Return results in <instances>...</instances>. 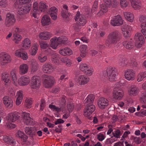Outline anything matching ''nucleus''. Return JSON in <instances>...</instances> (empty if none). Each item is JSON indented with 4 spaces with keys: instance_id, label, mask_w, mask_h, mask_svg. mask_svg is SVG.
Listing matches in <instances>:
<instances>
[{
    "instance_id": "1",
    "label": "nucleus",
    "mask_w": 146,
    "mask_h": 146,
    "mask_svg": "<svg viewBox=\"0 0 146 146\" xmlns=\"http://www.w3.org/2000/svg\"><path fill=\"white\" fill-rule=\"evenodd\" d=\"M121 34L118 31H115L110 33L105 41V45L108 47L116 44L121 39Z\"/></svg>"
},
{
    "instance_id": "2",
    "label": "nucleus",
    "mask_w": 146,
    "mask_h": 146,
    "mask_svg": "<svg viewBox=\"0 0 146 146\" xmlns=\"http://www.w3.org/2000/svg\"><path fill=\"white\" fill-rule=\"evenodd\" d=\"M117 74L116 69L111 67H108L106 70H104L103 72V75L105 77H108L110 81L115 80Z\"/></svg>"
},
{
    "instance_id": "3",
    "label": "nucleus",
    "mask_w": 146,
    "mask_h": 146,
    "mask_svg": "<svg viewBox=\"0 0 146 146\" xmlns=\"http://www.w3.org/2000/svg\"><path fill=\"white\" fill-rule=\"evenodd\" d=\"M42 77L45 78L44 82V84L45 87L47 88L52 87L55 82L54 78L51 76H48L46 74L43 75Z\"/></svg>"
},
{
    "instance_id": "4",
    "label": "nucleus",
    "mask_w": 146,
    "mask_h": 146,
    "mask_svg": "<svg viewBox=\"0 0 146 146\" xmlns=\"http://www.w3.org/2000/svg\"><path fill=\"white\" fill-rule=\"evenodd\" d=\"M16 19L14 14L10 13L7 14L5 21V24L7 27H9L13 26L15 23Z\"/></svg>"
},
{
    "instance_id": "5",
    "label": "nucleus",
    "mask_w": 146,
    "mask_h": 146,
    "mask_svg": "<svg viewBox=\"0 0 146 146\" xmlns=\"http://www.w3.org/2000/svg\"><path fill=\"white\" fill-rule=\"evenodd\" d=\"M134 40L135 41V45L138 48L141 47L144 43V36L141 33H136L134 36Z\"/></svg>"
},
{
    "instance_id": "6",
    "label": "nucleus",
    "mask_w": 146,
    "mask_h": 146,
    "mask_svg": "<svg viewBox=\"0 0 146 146\" xmlns=\"http://www.w3.org/2000/svg\"><path fill=\"white\" fill-rule=\"evenodd\" d=\"M123 94L124 92L120 87L115 86L113 91V96L114 98L120 100L123 97Z\"/></svg>"
},
{
    "instance_id": "7",
    "label": "nucleus",
    "mask_w": 146,
    "mask_h": 146,
    "mask_svg": "<svg viewBox=\"0 0 146 146\" xmlns=\"http://www.w3.org/2000/svg\"><path fill=\"white\" fill-rule=\"evenodd\" d=\"M75 21H77V23L80 26H83L86 23V18L85 16L83 14H80V13L78 11L76 15Z\"/></svg>"
},
{
    "instance_id": "8",
    "label": "nucleus",
    "mask_w": 146,
    "mask_h": 146,
    "mask_svg": "<svg viewBox=\"0 0 146 146\" xmlns=\"http://www.w3.org/2000/svg\"><path fill=\"white\" fill-rule=\"evenodd\" d=\"M111 23L113 26H119L123 23V20L119 15L115 16L111 21Z\"/></svg>"
},
{
    "instance_id": "9",
    "label": "nucleus",
    "mask_w": 146,
    "mask_h": 146,
    "mask_svg": "<svg viewBox=\"0 0 146 146\" xmlns=\"http://www.w3.org/2000/svg\"><path fill=\"white\" fill-rule=\"evenodd\" d=\"M41 81L40 78L37 76H33L32 78L31 86L33 89H36L39 87Z\"/></svg>"
},
{
    "instance_id": "10",
    "label": "nucleus",
    "mask_w": 146,
    "mask_h": 146,
    "mask_svg": "<svg viewBox=\"0 0 146 146\" xmlns=\"http://www.w3.org/2000/svg\"><path fill=\"white\" fill-rule=\"evenodd\" d=\"M98 104L100 109H104L108 105L109 101L105 98L102 97L98 101Z\"/></svg>"
},
{
    "instance_id": "11",
    "label": "nucleus",
    "mask_w": 146,
    "mask_h": 146,
    "mask_svg": "<svg viewBox=\"0 0 146 146\" xmlns=\"http://www.w3.org/2000/svg\"><path fill=\"white\" fill-rule=\"evenodd\" d=\"M11 59L9 55L7 54L2 53L0 56V61L2 65L4 64V63L7 64L11 62Z\"/></svg>"
},
{
    "instance_id": "12",
    "label": "nucleus",
    "mask_w": 146,
    "mask_h": 146,
    "mask_svg": "<svg viewBox=\"0 0 146 146\" xmlns=\"http://www.w3.org/2000/svg\"><path fill=\"white\" fill-rule=\"evenodd\" d=\"M84 111V115L86 117H88L92 114L95 109V106L93 104L87 105Z\"/></svg>"
},
{
    "instance_id": "13",
    "label": "nucleus",
    "mask_w": 146,
    "mask_h": 146,
    "mask_svg": "<svg viewBox=\"0 0 146 146\" xmlns=\"http://www.w3.org/2000/svg\"><path fill=\"white\" fill-rule=\"evenodd\" d=\"M21 115L24 123L27 125L32 124L33 119L30 117L29 113L23 112L22 113Z\"/></svg>"
},
{
    "instance_id": "14",
    "label": "nucleus",
    "mask_w": 146,
    "mask_h": 146,
    "mask_svg": "<svg viewBox=\"0 0 146 146\" xmlns=\"http://www.w3.org/2000/svg\"><path fill=\"white\" fill-rule=\"evenodd\" d=\"M131 27L127 25H124L122 26V31L124 36L126 38H128L130 36V31L131 29Z\"/></svg>"
},
{
    "instance_id": "15",
    "label": "nucleus",
    "mask_w": 146,
    "mask_h": 146,
    "mask_svg": "<svg viewBox=\"0 0 146 146\" xmlns=\"http://www.w3.org/2000/svg\"><path fill=\"white\" fill-rule=\"evenodd\" d=\"M21 115L18 113H15L9 114L7 117V119L10 122H13L18 119Z\"/></svg>"
},
{
    "instance_id": "16",
    "label": "nucleus",
    "mask_w": 146,
    "mask_h": 146,
    "mask_svg": "<svg viewBox=\"0 0 146 146\" xmlns=\"http://www.w3.org/2000/svg\"><path fill=\"white\" fill-rule=\"evenodd\" d=\"M16 56L20 57L23 60H27L28 58L27 53L24 51L23 49H21L19 50H17L15 53Z\"/></svg>"
},
{
    "instance_id": "17",
    "label": "nucleus",
    "mask_w": 146,
    "mask_h": 146,
    "mask_svg": "<svg viewBox=\"0 0 146 146\" xmlns=\"http://www.w3.org/2000/svg\"><path fill=\"white\" fill-rule=\"evenodd\" d=\"M57 9L55 7H52L50 8L47 13L53 19L55 20L57 18Z\"/></svg>"
},
{
    "instance_id": "18",
    "label": "nucleus",
    "mask_w": 146,
    "mask_h": 146,
    "mask_svg": "<svg viewBox=\"0 0 146 146\" xmlns=\"http://www.w3.org/2000/svg\"><path fill=\"white\" fill-rule=\"evenodd\" d=\"M25 130L26 133L30 137L33 138L36 135V129L35 127H26Z\"/></svg>"
},
{
    "instance_id": "19",
    "label": "nucleus",
    "mask_w": 146,
    "mask_h": 146,
    "mask_svg": "<svg viewBox=\"0 0 146 146\" xmlns=\"http://www.w3.org/2000/svg\"><path fill=\"white\" fill-rule=\"evenodd\" d=\"M135 73L133 70L129 69L125 72V76L127 80H133L135 79Z\"/></svg>"
},
{
    "instance_id": "20",
    "label": "nucleus",
    "mask_w": 146,
    "mask_h": 146,
    "mask_svg": "<svg viewBox=\"0 0 146 146\" xmlns=\"http://www.w3.org/2000/svg\"><path fill=\"white\" fill-rule=\"evenodd\" d=\"M3 104L8 108H10L13 106V101L8 96H4L3 99Z\"/></svg>"
},
{
    "instance_id": "21",
    "label": "nucleus",
    "mask_w": 146,
    "mask_h": 146,
    "mask_svg": "<svg viewBox=\"0 0 146 146\" xmlns=\"http://www.w3.org/2000/svg\"><path fill=\"white\" fill-rule=\"evenodd\" d=\"M78 82L80 85H84L89 81L90 79L84 75H80L78 78Z\"/></svg>"
},
{
    "instance_id": "22",
    "label": "nucleus",
    "mask_w": 146,
    "mask_h": 146,
    "mask_svg": "<svg viewBox=\"0 0 146 146\" xmlns=\"http://www.w3.org/2000/svg\"><path fill=\"white\" fill-rule=\"evenodd\" d=\"M50 33L47 31H43L40 33L39 35L40 39L44 40H48L52 36Z\"/></svg>"
},
{
    "instance_id": "23",
    "label": "nucleus",
    "mask_w": 146,
    "mask_h": 146,
    "mask_svg": "<svg viewBox=\"0 0 146 146\" xmlns=\"http://www.w3.org/2000/svg\"><path fill=\"white\" fill-rule=\"evenodd\" d=\"M20 32V30L18 28H16L15 31L13 39L15 40V43L16 44H18L22 39L21 36L19 34V33Z\"/></svg>"
},
{
    "instance_id": "24",
    "label": "nucleus",
    "mask_w": 146,
    "mask_h": 146,
    "mask_svg": "<svg viewBox=\"0 0 146 146\" xmlns=\"http://www.w3.org/2000/svg\"><path fill=\"white\" fill-rule=\"evenodd\" d=\"M95 98V96L93 94H90L88 96L84 101V103L86 105L93 104Z\"/></svg>"
},
{
    "instance_id": "25",
    "label": "nucleus",
    "mask_w": 146,
    "mask_h": 146,
    "mask_svg": "<svg viewBox=\"0 0 146 146\" xmlns=\"http://www.w3.org/2000/svg\"><path fill=\"white\" fill-rule=\"evenodd\" d=\"M43 70L45 73H50L53 70L52 65L50 63H46L43 66Z\"/></svg>"
},
{
    "instance_id": "26",
    "label": "nucleus",
    "mask_w": 146,
    "mask_h": 146,
    "mask_svg": "<svg viewBox=\"0 0 146 146\" xmlns=\"http://www.w3.org/2000/svg\"><path fill=\"white\" fill-rule=\"evenodd\" d=\"M29 78L24 76L21 77L18 80V83L20 86H24L28 84L29 83Z\"/></svg>"
},
{
    "instance_id": "27",
    "label": "nucleus",
    "mask_w": 146,
    "mask_h": 146,
    "mask_svg": "<svg viewBox=\"0 0 146 146\" xmlns=\"http://www.w3.org/2000/svg\"><path fill=\"white\" fill-rule=\"evenodd\" d=\"M59 53L61 55L67 56L71 54L72 52L70 49L67 47L60 49V50Z\"/></svg>"
},
{
    "instance_id": "28",
    "label": "nucleus",
    "mask_w": 146,
    "mask_h": 146,
    "mask_svg": "<svg viewBox=\"0 0 146 146\" xmlns=\"http://www.w3.org/2000/svg\"><path fill=\"white\" fill-rule=\"evenodd\" d=\"M123 44L124 47L129 49H132L134 46V44L132 39H130L129 41H124L123 42Z\"/></svg>"
},
{
    "instance_id": "29",
    "label": "nucleus",
    "mask_w": 146,
    "mask_h": 146,
    "mask_svg": "<svg viewBox=\"0 0 146 146\" xmlns=\"http://www.w3.org/2000/svg\"><path fill=\"white\" fill-rule=\"evenodd\" d=\"M41 23L43 26H47L51 23L50 18L47 15L43 16L42 19Z\"/></svg>"
},
{
    "instance_id": "30",
    "label": "nucleus",
    "mask_w": 146,
    "mask_h": 146,
    "mask_svg": "<svg viewBox=\"0 0 146 146\" xmlns=\"http://www.w3.org/2000/svg\"><path fill=\"white\" fill-rule=\"evenodd\" d=\"M132 7L135 9H139L141 7V4L139 0H129Z\"/></svg>"
},
{
    "instance_id": "31",
    "label": "nucleus",
    "mask_w": 146,
    "mask_h": 146,
    "mask_svg": "<svg viewBox=\"0 0 146 146\" xmlns=\"http://www.w3.org/2000/svg\"><path fill=\"white\" fill-rule=\"evenodd\" d=\"M17 98L16 102L17 105H19L23 100V94L22 91H19L17 93Z\"/></svg>"
},
{
    "instance_id": "32",
    "label": "nucleus",
    "mask_w": 146,
    "mask_h": 146,
    "mask_svg": "<svg viewBox=\"0 0 146 146\" xmlns=\"http://www.w3.org/2000/svg\"><path fill=\"white\" fill-rule=\"evenodd\" d=\"M28 66L26 64H23L20 66L19 72L21 74L27 73L28 70Z\"/></svg>"
},
{
    "instance_id": "33",
    "label": "nucleus",
    "mask_w": 146,
    "mask_h": 146,
    "mask_svg": "<svg viewBox=\"0 0 146 146\" xmlns=\"http://www.w3.org/2000/svg\"><path fill=\"white\" fill-rule=\"evenodd\" d=\"M50 41L51 42V46L54 49H56L57 47L60 45L57 40V37L52 38L50 40Z\"/></svg>"
},
{
    "instance_id": "34",
    "label": "nucleus",
    "mask_w": 146,
    "mask_h": 146,
    "mask_svg": "<svg viewBox=\"0 0 146 146\" xmlns=\"http://www.w3.org/2000/svg\"><path fill=\"white\" fill-rule=\"evenodd\" d=\"M3 140L5 142L9 145L13 144L14 142L13 139L12 137L7 135L4 136Z\"/></svg>"
},
{
    "instance_id": "35",
    "label": "nucleus",
    "mask_w": 146,
    "mask_h": 146,
    "mask_svg": "<svg viewBox=\"0 0 146 146\" xmlns=\"http://www.w3.org/2000/svg\"><path fill=\"white\" fill-rule=\"evenodd\" d=\"M2 79L3 81L6 83H10V77L8 74L7 73H3L2 75Z\"/></svg>"
},
{
    "instance_id": "36",
    "label": "nucleus",
    "mask_w": 146,
    "mask_h": 146,
    "mask_svg": "<svg viewBox=\"0 0 146 146\" xmlns=\"http://www.w3.org/2000/svg\"><path fill=\"white\" fill-rule=\"evenodd\" d=\"M131 89L129 91V94L131 96L136 95L138 92V90L137 88L135 85L132 86Z\"/></svg>"
},
{
    "instance_id": "37",
    "label": "nucleus",
    "mask_w": 146,
    "mask_h": 146,
    "mask_svg": "<svg viewBox=\"0 0 146 146\" xmlns=\"http://www.w3.org/2000/svg\"><path fill=\"white\" fill-rule=\"evenodd\" d=\"M22 47L25 49L29 48L31 46L30 40L28 38H26L22 42Z\"/></svg>"
},
{
    "instance_id": "38",
    "label": "nucleus",
    "mask_w": 146,
    "mask_h": 146,
    "mask_svg": "<svg viewBox=\"0 0 146 146\" xmlns=\"http://www.w3.org/2000/svg\"><path fill=\"white\" fill-rule=\"evenodd\" d=\"M140 100L141 102L144 103L142 107L143 108H146V92L142 94L140 98Z\"/></svg>"
},
{
    "instance_id": "39",
    "label": "nucleus",
    "mask_w": 146,
    "mask_h": 146,
    "mask_svg": "<svg viewBox=\"0 0 146 146\" xmlns=\"http://www.w3.org/2000/svg\"><path fill=\"white\" fill-rule=\"evenodd\" d=\"M125 18L129 21L132 22L134 18L133 15L130 13L125 12L124 13Z\"/></svg>"
},
{
    "instance_id": "40",
    "label": "nucleus",
    "mask_w": 146,
    "mask_h": 146,
    "mask_svg": "<svg viewBox=\"0 0 146 146\" xmlns=\"http://www.w3.org/2000/svg\"><path fill=\"white\" fill-rule=\"evenodd\" d=\"M39 10L41 12H44L48 8V6L44 3L40 2L39 3Z\"/></svg>"
},
{
    "instance_id": "41",
    "label": "nucleus",
    "mask_w": 146,
    "mask_h": 146,
    "mask_svg": "<svg viewBox=\"0 0 146 146\" xmlns=\"http://www.w3.org/2000/svg\"><path fill=\"white\" fill-rule=\"evenodd\" d=\"M145 77H146V72L140 73L137 76V81L138 82L141 81Z\"/></svg>"
},
{
    "instance_id": "42",
    "label": "nucleus",
    "mask_w": 146,
    "mask_h": 146,
    "mask_svg": "<svg viewBox=\"0 0 146 146\" xmlns=\"http://www.w3.org/2000/svg\"><path fill=\"white\" fill-rule=\"evenodd\" d=\"M62 62L64 63L68 66H70L71 64L70 60L66 57L62 58L61 60Z\"/></svg>"
},
{
    "instance_id": "43",
    "label": "nucleus",
    "mask_w": 146,
    "mask_h": 146,
    "mask_svg": "<svg viewBox=\"0 0 146 146\" xmlns=\"http://www.w3.org/2000/svg\"><path fill=\"white\" fill-rule=\"evenodd\" d=\"M59 55L55 53H53L52 55V60L54 63H56L58 61L59 58Z\"/></svg>"
},
{
    "instance_id": "44",
    "label": "nucleus",
    "mask_w": 146,
    "mask_h": 146,
    "mask_svg": "<svg viewBox=\"0 0 146 146\" xmlns=\"http://www.w3.org/2000/svg\"><path fill=\"white\" fill-rule=\"evenodd\" d=\"M32 71L33 72H36L38 68V64L36 62H32L31 64Z\"/></svg>"
},
{
    "instance_id": "45",
    "label": "nucleus",
    "mask_w": 146,
    "mask_h": 146,
    "mask_svg": "<svg viewBox=\"0 0 146 146\" xmlns=\"http://www.w3.org/2000/svg\"><path fill=\"white\" fill-rule=\"evenodd\" d=\"M90 67L89 66L87 65L86 64H81L80 66V70L84 72L85 71L89 68Z\"/></svg>"
},
{
    "instance_id": "46",
    "label": "nucleus",
    "mask_w": 146,
    "mask_h": 146,
    "mask_svg": "<svg viewBox=\"0 0 146 146\" xmlns=\"http://www.w3.org/2000/svg\"><path fill=\"white\" fill-rule=\"evenodd\" d=\"M32 101L29 99H26L25 100V106L27 108H30L31 107Z\"/></svg>"
},
{
    "instance_id": "47",
    "label": "nucleus",
    "mask_w": 146,
    "mask_h": 146,
    "mask_svg": "<svg viewBox=\"0 0 146 146\" xmlns=\"http://www.w3.org/2000/svg\"><path fill=\"white\" fill-rule=\"evenodd\" d=\"M49 107L54 111H57V112L61 111V110L60 108L56 107L54 105L50 104L49 106Z\"/></svg>"
},
{
    "instance_id": "48",
    "label": "nucleus",
    "mask_w": 146,
    "mask_h": 146,
    "mask_svg": "<svg viewBox=\"0 0 146 146\" xmlns=\"http://www.w3.org/2000/svg\"><path fill=\"white\" fill-rule=\"evenodd\" d=\"M74 107V104L73 103H69L67 105L68 110L69 112H72L73 110Z\"/></svg>"
},
{
    "instance_id": "49",
    "label": "nucleus",
    "mask_w": 146,
    "mask_h": 146,
    "mask_svg": "<svg viewBox=\"0 0 146 146\" xmlns=\"http://www.w3.org/2000/svg\"><path fill=\"white\" fill-rule=\"evenodd\" d=\"M11 75L12 81H13V82L15 84L17 82V79L15 72L13 71H11Z\"/></svg>"
},
{
    "instance_id": "50",
    "label": "nucleus",
    "mask_w": 146,
    "mask_h": 146,
    "mask_svg": "<svg viewBox=\"0 0 146 146\" xmlns=\"http://www.w3.org/2000/svg\"><path fill=\"white\" fill-rule=\"evenodd\" d=\"M39 44L41 48L43 49L46 48L48 46V44L46 42L44 41H40Z\"/></svg>"
},
{
    "instance_id": "51",
    "label": "nucleus",
    "mask_w": 146,
    "mask_h": 146,
    "mask_svg": "<svg viewBox=\"0 0 146 146\" xmlns=\"http://www.w3.org/2000/svg\"><path fill=\"white\" fill-rule=\"evenodd\" d=\"M98 8V3L97 1H95L94 3V5L91 9V12L93 13L96 11Z\"/></svg>"
},
{
    "instance_id": "52",
    "label": "nucleus",
    "mask_w": 146,
    "mask_h": 146,
    "mask_svg": "<svg viewBox=\"0 0 146 146\" xmlns=\"http://www.w3.org/2000/svg\"><path fill=\"white\" fill-rule=\"evenodd\" d=\"M119 3L118 0H111V6L113 8L117 7Z\"/></svg>"
},
{
    "instance_id": "53",
    "label": "nucleus",
    "mask_w": 146,
    "mask_h": 146,
    "mask_svg": "<svg viewBox=\"0 0 146 146\" xmlns=\"http://www.w3.org/2000/svg\"><path fill=\"white\" fill-rule=\"evenodd\" d=\"M128 2L126 0H121L120 4L123 8L126 7L128 5Z\"/></svg>"
},
{
    "instance_id": "54",
    "label": "nucleus",
    "mask_w": 146,
    "mask_h": 146,
    "mask_svg": "<svg viewBox=\"0 0 146 146\" xmlns=\"http://www.w3.org/2000/svg\"><path fill=\"white\" fill-rule=\"evenodd\" d=\"M25 11L23 7H21L18 9V13L20 15H23L27 13L26 12V11L25 12Z\"/></svg>"
},
{
    "instance_id": "55",
    "label": "nucleus",
    "mask_w": 146,
    "mask_h": 146,
    "mask_svg": "<svg viewBox=\"0 0 146 146\" xmlns=\"http://www.w3.org/2000/svg\"><path fill=\"white\" fill-rule=\"evenodd\" d=\"M112 134L114 137L117 138L120 137V135L121 134L120 131L119 130H117L115 131V132H113Z\"/></svg>"
},
{
    "instance_id": "56",
    "label": "nucleus",
    "mask_w": 146,
    "mask_h": 146,
    "mask_svg": "<svg viewBox=\"0 0 146 146\" xmlns=\"http://www.w3.org/2000/svg\"><path fill=\"white\" fill-rule=\"evenodd\" d=\"M81 26H80L77 22V24H74L72 25V27L76 31H80V27Z\"/></svg>"
},
{
    "instance_id": "57",
    "label": "nucleus",
    "mask_w": 146,
    "mask_h": 146,
    "mask_svg": "<svg viewBox=\"0 0 146 146\" xmlns=\"http://www.w3.org/2000/svg\"><path fill=\"white\" fill-rule=\"evenodd\" d=\"M38 50V48L37 47V45H36L35 46L32 47L31 55H35L36 53L37 50Z\"/></svg>"
},
{
    "instance_id": "58",
    "label": "nucleus",
    "mask_w": 146,
    "mask_h": 146,
    "mask_svg": "<svg viewBox=\"0 0 146 146\" xmlns=\"http://www.w3.org/2000/svg\"><path fill=\"white\" fill-rule=\"evenodd\" d=\"M128 64V61L127 59L126 58H124L122 61L119 63L120 65L124 66Z\"/></svg>"
},
{
    "instance_id": "59",
    "label": "nucleus",
    "mask_w": 146,
    "mask_h": 146,
    "mask_svg": "<svg viewBox=\"0 0 146 146\" xmlns=\"http://www.w3.org/2000/svg\"><path fill=\"white\" fill-rule=\"evenodd\" d=\"M97 138L100 141H102L105 139L104 135L102 133H100L97 136Z\"/></svg>"
},
{
    "instance_id": "60",
    "label": "nucleus",
    "mask_w": 146,
    "mask_h": 146,
    "mask_svg": "<svg viewBox=\"0 0 146 146\" xmlns=\"http://www.w3.org/2000/svg\"><path fill=\"white\" fill-rule=\"evenodd\" d=\"M41 103L40 104V110L42 111L44 108L45 106V101L44 99H42L41 100Z\"/></svg>"
},
{
    "instance_id": "61",
    "label": "nucleus",
    "mask_w": 146,
    "mask_h": 146,
    "mask_svg": "<svg viewBox=\"0 0 146 146\" xmlns=\"http://www.w3.org/2000/svg\"><path fill=\"white\" fill-rule=\"evenodd\" d=\"M139 21L142 24H144L146 23V16L142 15L140 16L139 18Z\"/></svg>"
},
{
    "instance_id": "62",
    "label": "nucleus",
    "mask_w": 146,
    "mask_h": 146,
    "mask_svg": "<svg viewBox=\"0 0 146 146\" xmlns=\"http://www.w3.org/2000/svg\"><path fill=\"white\" fill-rule=\"evenodd\" d=\"M87 47L86 45H84L80 47V51L87 52Z\"/></svg>"
},
{
    "instance_id": "63",
    "label": "nucleus",
    "mask_w": 146,
    "mask_h": 146,
    "mask_svg": "<svg viewBox=\"0 0 146 146\" xmlns=\"http://www.w3.org/2000/svg\"><path fill=\"white\" fill-rule=\"evenodd\" d=\"M108 7H109L108 6H107L104 4H102L100 5L101 9L106 12L108 11Z\"/></svg>"
},
{
    "instance_id": "64",
    "label": "nucleus",
    "mask_w": 146,
    "mask_h": 146,
    "mask_svg": "<svg viewBox=\"0 0 146 146\" xmlns=\"http://www.w3.org/2000/svg\"><path fill=\"white\" fill-rule=\"evenodd\" d=\"M38 58L41 62H43L46 60L47 57L46 56H39L38 57Z\"/></svg>"
}]
</instances>
